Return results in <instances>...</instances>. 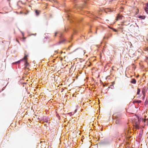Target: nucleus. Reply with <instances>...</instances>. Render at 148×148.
Here are the masks:
<instances>
[{
	"mask_svg": "<svg viewBox=\"0 0 148 148\" xmlns=\"http://www.w3.org/2000/svg\"><path fill=\"white\" fill-rule=\"evenodd\" d=\"M28 65V63H27V61H26V62L25 64V66L26 67H27V66Z\"/></svg>",
	"mask_w": 148,
	"mask_h": 148,
	"instance_id": "obj_12",
	"label": "nucleus"
},
{
	"mask_svg": "<svg viewBox=\"0 0 148 148\" xmlns=\"http://www.w3.org/2000/svg\"><path fill=\"white\" fill-rule=\"evenodd\" d=\"M130 82L132 84H135L136 83V81L135 79H132Z\"/></svg>",
	"mask_w": 148,
	"mask_h": 148,
	"instance_id": "obj_3",
	"label": "nucleus"
},
{
	"mask_svg": "<svg viewBox=\"0 0 148 148\" xmlns=\"http://www.w3.org/2000/svg\"><path fill=\"white\" fill-rule=\"evenodd\" d=\"M142 120L144 122H148V119H144L143 118L142 119Z\"/></svg>",
	"mask_w": 148,
	"mask_h": 148,
	"instance_id": "obj_8",
	"label": "nucleus"
},
{
	"mask_svg": "<svg viewBox=\"0 0 148 148\" xmlns=\"http://www.w3.org/2000/svg\"><path fill=\"white\" fill-rule=\"evenodd\" d=\"M40 12V11H39V10H35V13L36 14V15L37 16H38L39 15Z\"/></svg>",
	"mask_w": 148,
	"mask_h": 148,
	"instance_id": "obj_4",
	"label": "nucleus"
},
{
	"mask_svg": "<svg viewBox=\"0 0 148 148\" xmlns=\"http://www.w3.org/2000/svg\"><path fill=\"white\" fill-rule=\"evenodd\" d=\"M134 102L138 103H140L141 102V101L140 100L135 101Z\"/></svg>",
	"mask_w": 148,
	"mask_h": 148,
	"instance_id": "obj_9",
	"label": "nucleus"
},
{
	"mask_svg": "<svg viewBox=\"0 0 148 148\" xmlns=\"http://www.w3.org/2000/svg\"><path fill=\"white\" fill-rule=\"evenodd\" d=\"M27 55L25 54L24 57L23 59L25 60H26V61H27Z\"/></svg>",
	"mask_w": 148,
	"mask_h": 148,
	"instance_id": "obj_6",
	"label": "nucleus"
},
{
	"mask_svg": "<svg viewBox=\"0 0 148 148\" xmlns=\"http://www.w3.org/2000/svg\"><path fill=\"white\" fill-rule=\"evenodd\" d=\"M123 16L122 15H120L118 14L116 17V21L121 20L122 19Z\"/></svg>",
	"mask_w": 148,
	"mask_h": 148,
	"instance_id": "obj_2",
	"label": "nucleus"
},
{
	"mask_svg": "<svg viewBox=\"0 0 148 148\" xmlns=\"http://www.w3.org/2000/svg\"><path fill=\"white\" fill-rule=\"evenodd\" d=\"M139 120H138V121L137 122H136L135 123V124L134 125L135 128L136 129H139Z\"/></svg>",
	"mask_w": 148,
	"mask_h": 148,
	"instance_id": "obj_1",
	"label": "nucleus"
},
{
	"mask_svg": "<svg viewBox=\"0 0 148 148\" xmlns=\"http://www.w3.org/2000/svg\"><path fill=\"white\" fill-rule=\"evenodd\" d=\"M112 29L114 32H116L117 31L114 28H112Z\"/></svg>",
	"mask_w": 148,
	"mask_h": 148,
	"instance_id": "obj_13",
	"label": "nucleus"
},
{
	"mask_svg": "<svg viewBox=\"0 0 148 148\" xmlns=\"http://www.w3.org/2000/svg\"><path fill=\"white\" fill-rule=\"evenodd\" d=\"M142 92L143 93L144 91H143L142 90Z\"/></svg>",
	"mask_w": 148,
	"mask_h": 148,
	"instance_id": "obj_20",
	"label": "nucleus"
},
{
	"mask_svg": "<svg viewBox=\"0 0 148 148\" xmlns=\"http://www.w3.org/2000/svg\"><path fill=\"white\" fill-rule=\"evenodd\" d=\"M65 39H62V40H61L60 41V43H62L63 42H64L65 41Z\"/></svg>",
	"mask_w": 148,
	"mask_h": 148,
	"instance_id": "obj_11",
	"label": "nucleus"
},
{
	"mask_svg": "<svg viewBox=\"0 0 148 148\" xmlns=\"http://www.w3.org/2000/svg\"><path fill=\"white\" fill-rule=\"evenodd\" d=\"M116 123H117V121H116Z\"/></svg>",
	"mask_w": 148,
	"mask_h": 148,
	"instance_id": "obj_18",
	"label": "nucleus"
},
{
	"mask_svg": "<svg viewBox=\"0 0 148 148\" xmlns=\"http://www.w3.org/2000/svg\"><path fill=\"white\" fill-rule=\"evenodd\" d=\"M138 18H139L142 19H143L145 18V16H140L138 17Z\"/></svg>",
	"mask_w": 148,
	"mask_h": 148,
	"instance_id": "obj_5",
	"label": "nucleus"
},
{
	"mask_svg": "<svg viewBox=\"0 0 148 148\" xmlns=\"http://www.w3.org/2000/svg\"><path fill=\"white\" fill-rule=\"evenodd\" d=\"M16 41H17V42H18V40H16Z\"/></svg>",
	"mask_w": 148,
	"mask_h": 148,
	"instance_id": "obj_21",
	"label": "nucleus"
},
{
	"mask_svg": "<svg viewBox=\"0 0 148 148\" xmlns=\"http://www.w3.org/2000/svg\"><path fill=\"white\" fill-rule=\"evenodd\" d=\"M146 5H147V7H148V3H147Z\"/></svg>",
	"mask_w": 148,
	"mask_h": 148,
	"instance_id": "obj_17",
	"label": "nucleus"
},
{
	"mask_svg": "<svg viewBox=\"0 0 148 148\" xmlns=\"http://www.w3.org/2000/svg\"><path fill=\"white\" fill-rule=\"evenodd\" d=\"M76 111H77V109H76V110H75V112H74V113H75V112H76Z\"/></svg>",
	"mask_w": 148,
	"mask_h": 148,
	"instance_id": "obj_16",
	"label": "nucleus"
},
{
	"mask_svg": "<svg viewBox=\"0 0 148 148\" xmlns=\"http://www.w3.org/2000/svg\"><path fill=\"white\" fill-rule=\"evenodd\" d=\"M25 38H23V39L24 40H25Z\"/></svg>",
	"mask_w": 148,
	"mask_h": 148,
	"instance_id": "obj_19",
	"label": "nucleus"
},
{
	"mask_svg": "<svg viewBox=\"0 0 148 148\" xmlns=\"http://www.w3.org/2000/svg\"><path fill=\"white\" fill-rule=\"evenodd\" d=\"M57 34V32H56L55 34V36H56Z\"/></svg>",
	"mask_w": 148,
	"mask_h": 148,
	"instance_id": "obj_15",
	"label": "nucleus"
},
{
	"mask_svg": "<svg viewBox=\"0 0 148 148\" xmlns=\"http://www.w3.org/2000/svg\"><path fill=\"white\" fill-rule=\"evenodd\" d=\"M145 11L147 13H148V8L147 7H146L145 8Z\"/></svg>",
	"mask_w": 148,
	"mask_h": 148,
	"instance_id": "obj_10",
	"label": "nucleus"
},
{
	"mask_svg": "<svg viewBox=\"0 0 148 148\" xmlns=\"http://www.w3.org/2000/svg\"><path fill=\"white\" fill-rule=\"evenodd\" d=\"M20 62V61H18V62H15L14 64H16V63H19Z\"/></svg>",
	"mask_w": 148,
	"mask_h": 148,
	"instance_id": "obj_14",
	"label": "nucleus"
},
{
	"mask_svg": "<svg viewBox=\"0 0 148 148\" xmlns=\"http://www.w3.org/2000/svg\"><path fill=\"white\" fill-rule=\"evenodd\" d=\"M140 89L139 88H138L137 89V94L139 95L140 92Z\"/></svg>",
	"mask_w": 148,
	"mask_h": 148,
	"instance_id": "obj_7",
	"label": "nucleus"
}]
</instances>
